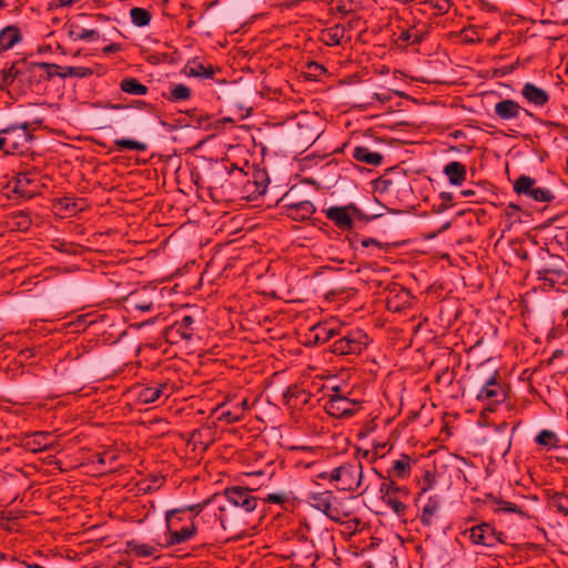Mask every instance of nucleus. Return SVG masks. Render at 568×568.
<instances>
[{"instance_id": "nucleus-13", "label": "nucleus", "mask_w": 568, "mask_h": 568, "mask_svg": "<svg viewBox=\"0 0 568 568\" xmlns=\"http://www.w3.org/2000/svg\"><path fill=\"white\" fill-rule=\"evenodd\" d=\"M50 432H33L21 434L19 446L27 452L38 454L45 450H51L55 447L54 442H50Z\"/></svg>"}, {"instance_id": "nucleus-34", "label": "nucleus", "mask_w": 568, "mask_h": 568, "mask_svg": "<svg viewBox=\"0 0 568 568\" xmlns=\"http://www.w3.org/2000/svg\"><path fill=\"white\" fill-rule=\"evenodd\" d=\"M293 206L295 210L292 213H287V216L294 221H306L316 211L315 205L311 201H300Z\"/></svg>"}, {"instance_id": "nucleus-35", "label": "nucleus", "mask_w": 568, "mask_h": 568, "mask_svg": "<svg viewBox=\"0 0 568 568\" xmlns=\"http://www.w3.org/2000/svg\"><path fill=\"white\" fill-rule=\"evenodd\" d=\"M122 92L132 95H145L149 91L148 87L133 77H125L120 82Z\"/></svg>"}, {"instance_id": "nucleus-40", "label": "nucleus", "mask_w": 568, "mask_h": 568, "mask_svg": "<svg viewBox=\"0 0 568 568\" xmlns=\"http://www.w3.org/2000/svg\"><path fill=\"white\" fill-rule=\"evenodd\" d=\"M93 74L92 69L87 67H65L61 68L60 78H88Z\"/></svg>"}, {"instance_id": "nucleus-24", "label": "nucleus", "mask_w": 568, "mask_h": 568, "mask_svg": "<svg viewBox=\"0 0 568 568\" xmlns=\"http://www.w3.org/2000/svg\"><path fill=\"white\" fill-rule=\"evenodd\" d=\"M412 471V458L403 454L399 459L393 462V466L387 470L388 478L405 479L409 477Z\"/></svg>"}, {"instance_id": "nucleus-23", "label": "nucleus", "mask_w": 568, "mask_h": 568, "mask_svg": "<svg viewBox=\"0 0 568 568\" xmlns=\"http://www.w3.org/2000/svg\"><path fill=\"white\" fill-rule=\"evenodd\" d=\"M521 94L529 103L537 106L546 105L550 99L549 93L546 90L538 88L530 82L524 84Z\"/></svg>"}, {"instance_id": "nucleus-6", "label": "nucleus", "mask_w": 568, "mask_h": 568, "mask_svg": "<svg viewBox=\"0 0 568 568\" xmlns=\"http://www.w3.org/2000/svg\"><path fill=\"white\" fill-rule=\"evenodd\" d=\"M536 179L521 174L514 182V191L518 195H524L536 202L549 203L555 200V194L547 187H539L536 185Z\"/></svg>"}, {"instance_id": "nucleus-14", "label": "nucleus", "mask_w": 568, "mask_h": 568, "mask_svg": "<svg viewBox=\"0 0 568 568\" xmlns=\"http://www.w3.org/2000/svg\"><path fill=\"white\" fill-rule=\"evenodd\" d=\"M47 68H51L48 62H32L26 59L21 85L32 89L34 84L38 85L48 81L50 73L44 70Z\"/></svg>"}, {"instance_id": "nucleus-51", "label": "nucleus", "mask_w": 568, "mask_h": 568, "mask_svg": "<svg viewBox=\"0 0 568 568\" xmlns=\"http://www.w3.org/2000/svg\"><path fill=\"white\" fill-rule=\"evenodd\" d=\"M219 419L229 424L236 423L242 419V413H240L239 406H235L233 409L222 412Z\"/></svg>"}, {"instance_id": "nucleus-19", "label": "nucleus", "mask_w": 568, "mask_h": 568, "mask_svg": "<svg viewBox=\"0 0 568 568\" xmlns=\"http://www.w3.org/2000/svg\"><path fill=\"white\" fill-rule=\"evenodd\" d=\"M495 114L498 119L509 121L517 119L521 111L527 115H532L528 110L521 108L518 102L511 99H505L495 104Z\"/></svg>"}, {"instance_id": "nucleus-15", "label": "nucleus", "mask_w": 568, "mask_h": 568, "mask_svg": "<svg viewBox=\"0 0 568 568\" xmlns=\"http://www.w3.org/2000/svg\"><path fill=\"white\" fill-rule=\"evenodd\" d=\"M363 477V467L361 462L343 464V473L338 489L345 491H355L359 488Z\"/></svg>"}, {"instance_id": "nucleus-37", "label": "nucleus", "mask_w": 568, "mask_h": 568, "mask_svg": "<svg viewBox=\"0 0 568 568\" xmlns=\"http://www.w3.org/2000/svg\"><path fill=\"white\" fill-rule=\"evenodd\" d=\"M115 150L118 152H123L125 150H134L139 152H144L148 149L146 143L140 142L132 139L120 138L114 140Z\"/></svg>"}, {"instance_id": "nucleus-64", "label": "nucleus", "mask_w": 568, "mask_h": 568, "mask_svg": "<svg viewBox=\"0 0 568 568\" xmlns=\"http://www.w3.org/2000/svg\"><path fill=\"white\" fill-rule=\"evenodd\" d=\"M121 49L120 44L118 43H111L109 45H106L103 51L105 53H113V52H118L119 50Z\"/></svg>"}, {"instance_id": "nucleus-46", "label": "nucleus", "mask_w": 568, "mask_h": 568, "mask_svg": "<svg viewBox=\"0 0 568 568\" xmlns=\"http://www.w3.org/2000/svg\"><path fill=\"white\" fill-rule=\"evenodd\" d=\"M324 37H325V43L327 45H331V47L338 45L341 43V40L343 37V29L339 26L329 28L325 32Z\"/></svg>"}, {"instance_id": "nucleus-1", "label": "nucleus", "mask_w": 568, "mask_h": 568, "mask_svg": "<svg viewBox=\"0 0 568 568\" xmlns=\"http://www.w3.org/2000/svg\"><path fill=\"white\" fill-rule=\"evenodd\" d=\"M32 140L29 122L11 124L0 130V150L8 155L28 152Z\"/></svg>"}, {"instance_id": "nucleus-43", "label": "nucleus", "mask_w": 568, "mask_h": 568, "mask_svg": "<svg viewBox=\"0 0 568 568\" xmlns=\"http://www.w3.org/2000/svg\"><path fill=\"white\" fill-rule=\"evenodd\" d=\"M423 40L424 34L422 32H413L412 30L408 29L402 30L397 37V41L408 44H419Z\"/></svg>"}, {"instance_id": "nucleus-17", "label": "nucleus", "mask_w": 568, "mask_h": 568, "mask_svg": "<svg viewBox=\"0 0 568 568\" xmlns=\"http://www.w3.org/2000/svg\"><path fill=\"white\" fill-rule=\"evenodd\" d=\"M351 203L347 205H333L324 210L326 217L342 231H351L354 227Z\"/></svg>"}, {"instance_id": "nucleus-56", "label": "nucleus", "mask_w": 568, "mask_h": 568, "mask_svg": "<svg viewBox=\"0 0 568 568\" xmlns=\"http://www.w3.org/2000/svg\"><path fill=\"white\" fill-rule=\"evenodd\" d=\"M209 504V500H204L203 503H197V504H194V505H190V506H186L183 509V513L185 511H191L194 514V517L192 518L194 520V518L196 516L200 515V513L203 510V508Z\"/></svg>"}, {"instance_id": "nucleus-10", "label": "nucleus", "mask_w": 568, "mask_h": 568, "mask_svg": "<svg viewBox=\"0 0 568 568\" xmlns=\"http://www.w3.org/2000/svg\"><path fill=\"white\" fill-rule=\"evenodd\" d=\"M361 403L349 399L345 394H328L325 410L336 418H349L359 410Z\"/></svg>"}, {"instance_id": "nucleus-53", "label": "nucleus", "mask_w": 568, "mask_h": 568, "mask_svg": "<svg viewBox=\"0 0 568 568\" xmlns=\"http://www.w3.org/2000/svg\"><path fill=\"white\" fill-rule=\"evenodd\" d=\"M298 539L303 541V544L305 545L304 552L307 558L314 557V560L320 559V554L317 552V550H314L315 545L313 540H308V538L304 535L300 536Z\"/></svg>"}, {"instance_id": "nucleus-44", "label": "nucleus", "mask_w": 568, "mask_h": 568, "mask_svg": "<svg viewBox=\"0 0 568 568\" xmlns=\"http://www.w3.org/2000/svg\"><path fill=\"white\" fill-rule=\"evenodd\" d=\"M361 245L365 248H368L371 246L378 248L379 251H383L385 253L390 252L392 248L398 246L397 243H384L381 242L374 237H366L361 241Z\"/></svg>"}, {"instance_id": "nucleus-22", "label": "nucleus", "mask_w": 568, "mask_h": 568, "mask_svg": "<svg viewBox=\"0 0 568 568\" xmlns=\"http://www.w3.org/2000/svg\"><path fill=\"white\" fill-rule=\"evenodd\" d=\"M440 506L442 499L438 495L429 496L422 508V514L419 516L420 523L426 527L432 526L435 518L438 516Z\"/></svg>"}, {"instance_id": "nucleus-12", "label": "nucleus", "mask_w": 568, "mask_h": 568, "mask_svg": "<svg viewBox=\"0 0 568 568\" xmlns=\"http://www.w3.org/2000/svg\"><path fill=\"white\" fill-rule=\"evenodd\" d=\"M537 276L539 281L544 282V285L556 288L568 283V265L564 258H560L557 264L537 271Z\"/></svg>"}, {"instance_id": "nucleus-61", "label": "nucleus", "mask_w": 568, "mask_h": 568, "mask_svg": "<svg viewBox=\"0 0 568 568\" xmlns=\"http://www.w3.org/2000/svg\"><path fill=\"white\" fill-rule=\"evenodd\" d=\"M445 381L450 384L454 381V373L449 372L448 368L444 369L442 374H438L436 381L439 383L440 381Z\"/></svg>"}, {"instance_id": "nucleus-28", "label": "nucleus", "mask_w": 568, "mask_h": 568, "mask_svg": "<svg viewBox=\"0 0 568 568\" xmlns=\"http://www.w3.org/2000/svg\"><path fill=\"white\" fill-rule=\"evenodd\" d=\"M158 546L162 547L161 544L156 546L149 544H140L135 539H130L125 541V554H133L139 558L152 557L158 551Z\"/></svg>"}, {"instance_id": "nucleus-2", "label": "nucleus", "mask_w": 568, "mask_h": 568, "mask_svg": "<svg viewBox=\"0 0 568 568\" xmlns=\"http://www.w3.org/2000/svg\"><path fill=\"white\" fill-rule=\"evenodd\" d=\"M368 345L369 337L363 329L355 328L344 332L343 328L338 338L331 345V351L338 356L359 355Z\"/></svg>"}, {"instance_id": "nucleus-9", "label": "nucleus", "mask_w": 568, "mask_h": 568, "mask_svg": "<svg viewBox=\"0 0 568 568\" xmlns=\"http://www.w3.org/2000/svg\"><path fill=\"white\" fill-rule=\"evenodd\" d=\"M195 320L191 315L183 316L180 321H175L173 324L168 326L163 336L171 345L179 344L181 342H191L195 335Z\"/></svg>"}, {"instance_id": "nucleus-27", "label": "nucleus", "mask_w": 568, "mask_h": 568, "mask_svg": "<svg viewBox=\"0 0 568 568\" xmlns=\"http://www.w3.org/2000/svg\"><path fill=\"white\" fill-rule=\"evenodd\" d=\"M162 97L170 102H181L191 99V89L183 83H170L168 91L162 92Z\"/></svg>"}, {"instance_id": "nucleus-33", "label": "nucleus", "mask_w": 568, "mask_h": 568, "mask_svg": "<svg viewBox=\"0 0 568 568\" xmlns=\"http://www.w3.org/2000/svg\"><path fill=\"white\" fill-rule=\"evenodd\" d=\"M68 36L72 41H97L100 38L98 30L80 28L75 23H71L69 26Z\"/></svg>"}, {"instance_id": "nucleus-4", "label": "nucleus", "mask_w": 568, "mask_h": 568, "mask_svg": "<svg viewBox=\"0 0 568 568\" xmlns=\"http://www.w3.org/2000/svg\"><path fill=\"white\" fill-rule=\"evenodd\" d=\"M383 478V483L379 486V494L382 500L392 508V510L398 516L403 517L406 514L407 505L406 500L409 496V490L406 486H399L393 479Z\"/></svg>"}, {"instance_id": "nucleus-54", "label": "nucleus", "mask_w": 568, "mask_h": 568, "mask_svg": "<svg viewBox=\"0 0 568 568\" xmlns=\"http://www.w3.org/2000/svg\"><path fill=\"white\" fill-rule=\"evenodd\" d=\"M58 204L60 205L61 210L69 213H75L79 210L77 207V202L73 197L64 196L62 199H59Z\"/></svg>"}, {"instance_id": "nucleus-49", "label": "nucleus", "mask_w": 568, "mask_h": 568, "mask_svg": "<svg viewBox=\"0 0 568 568\" xmlns=\"http://www.w3.org/2000/svg\"><path fill=\"white\" fill-rule=\"evenodd\" d=\"M460 38L464 43L471 44L479 41L478 31L476 27L469 26L460 31Z\"/></svg>"}, {"instance_id": "nucleus-38", "label": "nucleus", "mask_w": 568, "mask_h": 568, "mask_svg": "<svg viewBox=\"0 0 568 568\" xmlns=\"http://www.w3.org/2000/svg\"><path fill=\"white\" fill-rule=\"evenodd\" d=\"M130 18L134 26L146 27L152 19V14L144 8L134 7L130 10Z\"/></svg>"}, {"instance_id": "nucleus-3", "label": "nucleus", "mask_w": 568, "mask_h": 568, "mask_svg": "<svg viewBox=\"0 0 568 568\" xmlns=\"http://www.w3.org/2000/svg\"><path fill=\"white\" fill-rule=\"evenodd\" d=\"M509 386L503 383L498 371H494L480 387L476 395L477 400L486 403L490 412L495 410V406L504 403L509 396Z\"/></svg>"}, {"instance_id": "nucleus-41", "label": "nucleus", "mask_w": 568, "mask_h": 568, "mask_svg": "<svg viewBox=\"0 0 568 568\" xmlns=\"http://www.w3.org/2000/svg\"><path fill=\"white\" fill-rule=\"evenodd\" d=\"M253 183L256 187L254 193H257L258 195L264 194L270 182L266 171L261 169L255 170L253 173Z\"/></svg>"}, {"instance_id": "nucleus-32", "label": "nucleus", "mask_w": 568, "mask_h": 568, "mask_svg": "<svg viewBox=\"0 0 568 568\" xmlns=\"http://www.w3.org/2000/svg\"><path fill=\"white\" fill-rule=\"evenodd\" d=\"M342 329V326H334L331 323L318 324L314 327V331L316 332L315 342L324 344L334 337H338Z\"/></svg>"}, {"instance_id": "nucleus-36", "label": "nucleus", "mask_w": 568, "mask_h": 568, "mask_svg": "<svg viewBox=\"0 0 568 568\" xmlns=\"http://www.w3.org/2000/svg\"><path fill=\"white\" fill-rule=\"evenodd\" d=\"M548 506L550 509L568 516V495L561 491L549 495Z\"/></svg>"}, {"instance_id": "nucleus-26", "label": "nucleus", "mask_w": 568, "mask_h": 568, "mask_svg": "<svg viewBox=\"0 0 568 568\" xmlns=\"http://www.w3.org/2000/svg\"><path fill=\"white\" fill-rule=\"evenodd\" d=\"M443 172L453 185H462L466 180V165L458 161L447 163Z\"/></svg>"}, {"instance_id": "nucleus-21", "label": "nucleus", "mask_w": 568, "mask_h": 568, "mask_svg": "<svg viewBox=\"0 0 568 568\" xmlns=\"http://www.w3.org/2000/svg\"><path fill=\"white\" fill-rule=\"evenodd\" d=\"M38 174L32 171H23L17 174L14 180L10 182L11 191L22 197H31L32 191L28 186L37 181Z\"/></svg>"}, {"instance_id": "nucleus-39", "label": "nucleus", "mask_w": 568, "mask_h": 568, "mask_svg": "<svg viewBox=\"0 0 568 568\" xmlns=\"http://www.w3.org/2000/svg\"><path fill=\"white\" fill-rule=\"evenodd\" d=\"M535 442L540 446H547L552 448L560 447V440L557 434L549 429H542L541 432H539L535 438Z\"/></svg>"}, {"instance_id": "nucleus-18", "label": "nucleus", "mask_w": 568, "mask_h": 568, "mask_svg": "<svg viewBox=\"0 0 568 568\" xmlns=\"http://www.w3.org/2000/svg\"><path fill=\"white\" fill-rule=\"evenodd\" d=\"M26 59H20L11 63L10 65L6 64L4 68L0 71L1 82L0 90H9V88L17 81L21 84L22 81V70H24Z\"/></svg>"}, {"instance_id": "nucleus-58", "label": "nucleus", "mask_w": 568, "mask_h": 568, "mask_svg": "<svg viewBox=\"0 0 568 568\" xmlns=\"http://www.w3.org/2000/svg\"><path fill=\"white\" fill-rule=\"evenodd\" d=\"M48 65L52 67L44 69L48 73H50L48 81L52 80L54 77H60L61 67L55 63H48Z\"/></svg>"}, {"instance_id": "nucleus-45", "label": "nucleus", "mask_w": 568, "mask_h": 568, "mask_svg": "<svg viewBox=\"0 0 568 568\" xmlns=\"http://www.w3.org/2000/svg\"><path fill=\"white\" fill-rule=\"evenodd\" d=\"M187 114L199 128L207 129L211 126V116L207 113H204L197 109H192L187 111Z\"/></svg>"}, {"instance_id": "nucleus-31", "label": "nucleus", "mask_w": 568, "mask_h": 568, "mask_svg": "<svg viewBox=\"0 0 568 568\" xmlns=\"http://www.w3.org/2000/svg\"><path fill=\"white\" fill-rule=\"evenodd\" d=\"M489 506L495 513L517 514L521 518L527 517V514L519 506L498 497H491Z\"/></svg>"}, {"instance_id": "nucleus-50", "label": "nucleus", "mask_w": 568, "mask_h": 568, "mask_svg": "<svg viewBox=\"0 0 568 568\" xmlns=\"http://www.w3.org/2000/svg\"><path fill=\"white\" fill-rule=\"evenodd\" d=\"M115 454L110 452H103L97 455V459L93 462V464L101 466L98 469L104 471L103 466L112 465L115 462Z\"/></svg>"}, {"instance_id": "nucleus-20", "label": "nucleus", "mask_w": 568, "mask_h": 568, "mask_svg": "<svg viewBox=\"0 0 568 568\" xmlns=\"http://www.w3.org/2000/svg\"><path fill=\"white\" fill-rule=\"evenodd\" d=\"M311 394L297 384L290 385L284 394L283 402L290 408H301L308 404Z\"/></svg>"}, {"instance_id": "nucleus-63", "label": "nucleus", "mask_w": 568, "mask_h": 568, "mask_svg": "<svg viewBox=\"0 0 568 568\" xmlns=\"http://www.w3.org/2000/svg\"><path fill=\"white\" fill-rule=\"evenodd\" d=\"M286 196H287V194H285V195L280 200V202H285L283 206L286 209V212H287V213H292V212L295 210V207H294L293 205H296V202H286Z\"/></svg>"}, {"instance_id": "nucleus-60", "label": "nucleus", "mask_w": 568, "mask_h": 568, "mask_svg": "<svg viewBox=\"0 0 568 568\" xmlns=\"http://www.w3.org/2000/svg\"><path fill=\"white\" fill-rule=\"evenodd\" d=\"M307 69L314 72V77H317L318 74H322L326 71L322 64L314 61L307 64Z\"/></svg>"}, {"instance_id": "nucleus-47", "label": "nucleus", "mask_w": 568, "mask_h": 568, "mask_svg": "<svg viewBox=\"0 0 568 568\" xmlns=\"http://www.w3.org/2000/svg\"><path fill=\"white\" fill-rule=\"evenodd\" d=\"M439 199L442 202L433 207V211L437 214L445 212L454 205V195L450 192H442Z\"/></svg>"}, {"instance_id": "nucleus-48", "label": "nucleus", "mask_w": 568, "mask_h": 568, "mask_svg": "<svg viewBox=\"0 0 568 568\" xmlns=\"http://www.w3.org/2000/svg\"><path fill=\"white\" fill-rule=\"evenodd\" d=\"M351 213L353 214V222L357 220L363 223H369L371 221L381 216V214H365L355 203H351Z\"/></svg>"}, {"instance_id": "nucleus-5", "label": "nucleus", "mask_w": 568, "mask_h": 568, "mask_svg": "<svg viewBox=\"0 0 568 568\" xmlns=\"http://www.w3.org/2000/svg\"><path fill=\"white\" fill-rule=\"evenodd\" d=\"M178 514H183V509H171L165 513V523L168 535L165 544L162 547H171L174 545L183 544L193 538L197 532V527L193 519L191 523L180 529H175V517Z\"/></svg>"}, {"instance_id": "nucleus-11", "label": "nucleus", "mask_w": 568, "mask_h": 568, "mask_svg": "<svg viewBox=\"0 0 568 568\" xmlns=\"http://www.w3.org/2000/svg\"><path fill=\"white\" fill-rule=\"evenodd\" d=\"M223 495L230 505L242 509L246 514L255 510L257 506V498L252 495V489L247 487H230L224 490Z\"/></svg>"}, {"instance_id": "nucleus-29", "label": "nucleus", "mask_w": 568, "mask_h": 568, "mask_svg": "<svg viewBox=\"0 0 568 568\" xmlns=\"http://www.w3.org/2000/svg\"><path fill=\"white\" fill-rule=\"evenodd\" d=\"M353 159L373 166H378L383 162V155L378 152L371 151L369 148L358 145L353 150Z\"/></svg>"}, {"instance_id": "nucleus-52", "label": "nucleus", "mask_w": 568, "mask_h": 568, "mask_svg": "<svg viewBox=\"0 0 568 568\" xmlns=\"http://www.w3.org/2000/svg\"><path fill=\"white\" fill-rule=\"evenodd\" d=\"M435 484H436L435 475L432 471L426 470L424 474L423 487L420 488V491L418 493L417 501L420 499L423 494H425L429 489H433Z\"/></svg>"}, {"instance_id": "nucleus-30", "label": "nucleus", "mask_w": 568, "mask_h": 568, "mask_svg": "<svg viewBox=\"0 0 568 568\" xmlns=\"http://www.w3.org/2000/svg\"><path fill=\"white\" fill-rule=\"evenodd\" d=\"M168 383H161L154 386L142 387L138 392V399L143 404L155 403L168 389Z\"/></svg>"}, {"instance_id": "nucleus-42", "label": "nucleus", "mask_w": 568, "mask_h": 568, "mask_svg": "<svg viewBox=\"0 0 568 568\" xmlns=\"http://www.w3.org/2000/svg\"><path fill=\"white\" fill-rule=\"evenodd\" d=\"M206 64H204L199 58H194L186 62L183 72L187 77L200 78L204 72Z\"/></svg>"}, {"instance_id": "nucleus-8", "label": "nucleus", "mask_w": 568, "mask_h": 568, "mask_svg": "<svg viewBox=\"0 0 568 568\" xmlns=\"http://www.w3.org/2000/svg\"><path fill=\"white\" fill-rule=\"evenodd\" d=\"M469 534V540L474 545H480L485 547H494L497 544H505V534L496 530V528L489 523H480L467 529L464 534Z\"/></svg>"}, {"instance_id": "nucleus-25", "label": "nucleus", "mask_w": 568, "mask_h": 568, "mask_svg": "<svg viewBox=\"0 0 568 568\" xmlns=\"http://www.w3.org/2000/svg\"><path fill=\"white\" fill-rule=\"evenodd\" d=\"M22 40V34L17 26H8L0 31V53L13 48Z\"/></svg>"}, {"instance_id": "nucleus-57", "label": "nucleus", "mask_w": 568, "mask_h": 568, "mask_svg": "<svg viewBox=\"0 0 568 568\" xmlns=\"http://www.w3.org/2000/svg\"><path fill=\"white\" fill-rule=\"evenodd\" d=\"M133 307L142 312H149L153 310L154 304L150 301H136L134 302Z\"/></svg>"}, {"instance_id": "nucleus-16", "label": "nucleus", "mask_w": 568, "mask_h": 568, "mask_svg": "<svg viewBox=\"0 0 568 568\" xmlns=\"http://www.w3.org/2000/svg\"><path fill=\"white\" fill-rule=\"evenodd\" d=\"M413 296L410 292L397 284L389 287V293L386 298L387 310L394 313H400L412 306Z\"/></svg>"}, {"instance_id": "nucleus-7", "label": "nucleus", "mask_w": 568, "mask_h": 568, "mask_svg": "<svg viewBox=\"0 0 568 568\" xmlns=\"http://www.w3.org/2000/svg\"><path fill=\"white\" fill-rule=\"evenodd\" d=\"M335 496L332 491L325 490L322 493H310L308 501L312 507L322 511L325 516L335 523H344L348 517L347 513H343L337 506L334 505Z\"/></svg>"}, {"instance_id": "nucleus-55", "label": "nucleus", "mask_w": 568, "mask_h": 568, "mask_svg": "<svg viewBox=\"0 0 568 568\" xmlns=\"http://www.w3.org/2000/svg\"><path fill=\"white\" fill-rule=\"evenodd\" d=\"M287 500H288V496H287V494H285V493H273V494H268V495L264 498V501H265V503H268V504H277V505H283V504H285Z\"/></svg>"}, {"instance_id": "nucleus-59", "label": "nucleus", "mask_w": 568, "mask_h": 568, "mask_svg": "<svg viewBox=\"0 0 568 568\" xmlns=\"http://www.w3.org/2000/svg\"><path fill=\"white\" fill-rule=\"evenodd\" d=\"M216 71H220L219 68L213 67L212 64H206L204 72L201 74V79H213Z\"/></svg>"}, {"instance_id": "nucleus-62", "label": "nucleus", "mask_w": 568, "mask_h": 568, "mask_svg": "<svg viewBox=\"0 0 568 568\" xmlns=\"http://www.w3.org/2000/svg\"><path fill=\"white\" fill-rule=\"evenodd\" d=\"M343 473V464L329 471L328 480L339 483Z\"/></svg>"}]
</instances>
